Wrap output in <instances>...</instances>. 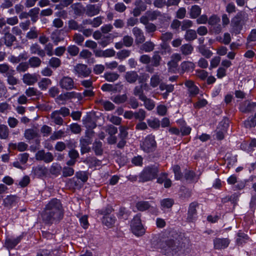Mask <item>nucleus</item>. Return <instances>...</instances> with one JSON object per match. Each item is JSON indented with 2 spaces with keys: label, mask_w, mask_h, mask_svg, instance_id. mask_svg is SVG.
Masks as SVG:
<instances>
[{
  "label": "nucleus",
  "mask_w": 256,
  "mask_h": 256,
  "mask_svg": "<svg viewBox=\"0 0 256 256\" xmlns=\"http://www.w3.org/2000/svg\"><path fill=\"white\" fill-rule=\"evenodd\" d=\"M76 176L78 179L80 180L83 182H86L88 179V176L85 172L80 171L76 172Z\"/></svg>",
  "instance_id": "obj_64"
},
{
  "label": "nucleus",
  "mask_w": 256,
  "mask_h": 256,
  "mask_svg": "<svg viewBox=\"0 0 256 256\" xmlns=\"http://www.w3.org/2000/svg\"><path fill=\"white\" fill-rule=\"evenodd\" d=\"M230 26L232 27V32H234L236 34L240 33L242 28L238 22H232Z\"/></svg>",
  "instance_id": "obj_56"
},
{
  "label": "nucleus",
  "mask_w": 256,
  "mask_h": 256,
  "mask_svg": "<svg viewBox=\"0 0 256 256\" xmlns=\"http://www.w3.org/2000/svg\"><path fill=\"white\" fill-rule=\"evenodd\" d=\"M193 50L192 46L189 44H184L180 48L182 52L184 55L190 54H192Z\"/></svg>",
  "instance_id": "obj_37"
},
{
  "label": "nucleus",
  "mask_w": 256,
  "mask_h": 256,
  "mask_svg": "<svg viewBox=\"0 0 256 256\" xmlns=\"http://www.w3.org/2000/svg\"><path fill=\"white\" fill-rule=\"evenodd\" d=\"M98 102L104 106L106 110H111L114 108V104L109 101L100 100Z\"/></svg>",
  "instance_id": "obj_39"
},
{
  "label": "nucleus",
  "mask_w": 256,
  "mask_h": 256,
  "mask_svg": "<svg viewBox=\"0 0 256 256\" xmlns=\"http://www.w3.org/2000/svg\"><path fill=\"white\" fill-rule=\"evenodd\" d=\"M38 33L36 27H32L26 34V37L28 39H34L37 38Z\"/></svg>",
  "instance_id": "obj_49"
},
{
  "label": "nucleus",
  "mask_w": 256,
  "mask_h": 256,
  "mask_svg": "<svg viewBox=\"0 0 256 256\" xmlns=\"http://www.w3.org/2000/svg\"><path fill=\"white\" fill-rule=\"evenodd\" d=\"M144 102V107L148 110H151L155 107V102L146 96L141 100Z\"/></svg>",
  "instance_id": "obj_24"
},
{
  "label": "nucleus",
  "mask_w": 256,
  "mask_h": 256,
  "mask_svg": "<svg viewBox=\"0 0 256 256\" xmlns=\"http://www.w3.org/2000/svg\"><path fill=\"white\" fill-rule=\"evenodd\" d=\"M244 125L246 128L254 127L256 126V114L254 117L249 118L244 122Z\"/></svg>",
  "instance_id": "obj_42"
},
{
  "label": "nucleus",
  "mask_w": 256,
  "mask_h": 256,
  "mask_svg": "<svg viewBox=\"0 0 256 256\" xmlns=\"http://www.w3.org/2000/svg\"><path fill=\"white\" fill-rule=\"evenodd\" d=\"M140 147L146 152L154 151L156 148L154 136L152 135L148 136L140 144Z\"/></svg>",
  "instance_id": "obj_5"
},
{
  "label": "nucleus",
  "mask_w": 256,
  "mask_h": 256,
  "mask_svg": "<svg viewBox=\"0 0 256 256\" xmlns=\"http://www.w3.org/2000/svg\"><path fill=\"white\" fill-rule=\"evenodd\" d=\"M4 44L7 46H10L16 40L14 36L10 33L6 34L4 36Z\"/></svg>",
  "instance_id": "obj_32"
},
{
  "label": "nucleus",
  "mask_w": 256,
  "mask_h": 256,
  "mask_svg": "<svg viewBox=\"0 0 256 256\" xmlns=\"http://www.w3.org/2000/svg\"><path fill=\"white\" fill-rule=\"evenodd\" d=\"M132 33L135 37V42L136 44H142L145 41V36L142 31L138 27L133 28Z\"/></svg>",
  "instance_id": "obj_11"
},
{
  "label": "nucleus",
  "mask_w": 256,
  "mask_h": 256,
  "mask_svg": "<svg viewBox=\"0 0 256 256\" xmlns=\"http://www.w3.org/2000/svg\"><path fill=\"white\" fill-rule=\"evenodd\" d=\"M198 206V204L196 202H192L190 204L188 210V218L190 220H193L197 214L196 208Z\"/></svg>",
  "instance_id": "obj_16"
},
{
  "label": "nucleus",
  "mask_w": 256,
  "mask_h": 256,
  "mask_svg": "<svg viewBox=\"0 0 256 256\" xmlns=\"http://www.w3.org/2000/svg\"><path fill=\"white\" fill-rule=\"evenodd\" d=\"M148 125L152 128H157L160 127V122L157 118H153L148 120Z\"/></svg>",
  "instance_id": "obj_57"
},
{
  "label": "nucleus",
  "mask_w": 256,
  "mask_h": 256,
  "mask_svg": "<svg viewBox=\"0 0 256 256\" xmlns=\"http://www.w3.org/2000/svg\"><path fill=\"white\" fill-rule=\"evenodd\" d=\"M154 44L148 41L142 44L140 48V52L142 53L144 52H149L152 51L154 48Z\"/></svg>",
  "instance_id": "obj_20"
},
{
  "label": "nucleus",
  "mask_w": 256,
  "mask_h": 256,
  "mask_svg": "<svg viewBox=\"0 0 256 256\" xmlns=\"http://www.w3.org/2000/svg\"><path fill=\"white\" fill-rule=\"evenodd\" d=\"M130 228L132 232L136 236H139L145 233V229L142 224L140 216L136 215L130 223Z\"/></svg>",
  "instance_id": "obj_3"
},
{
  "label": "nucleus",
  "mask_w": 256,
  "mask_h": 256,
  "mask_svg": "<svg viewBox=\"0 0 256 256\" xmlns=\"http://www.w3.org/2000/svg\"><path fill=\"white\" fill-rule=\"evenodd\" d=\"M160 246L164 250L166 254L174 255L182 250V245H180L178 241L170 240L164 242H160Z\"/></svg>",
  "instance_id": "obj_2"
},
{
  "label": "nucleus",
  "mask_w": 256,
  "mask_h": 256,
  "mask_svg": "<svg viewBox=\"0 0 256 256\" xmlns=\"http://www.w3.org/2000/svg\"><path fill=\"white\" fill-rule=\"evenodd\" d=\"M102 23V19L100 16L94 18L92 20H90V24H91L94 28L99 26Z\"/></svg>",
  "instance_id": "obj_63"
},
{
  "label": "nucleus",
  "mask_w": 256,
  "mask_h": 256,
  "mask_svg": "<svg viewBox=\"0 0 256 256\" xmlns=\"http://www.w3.org/2000/svg\"><path fill=\"white\" fill-rule=\"evenodd\" d=\"M51 118L56 124L62 125L63 123L62 118L60 116L58 110H55L51 114Z\"/></svg>",
  "instance_id": "obj_33"
},
{
  "label": "nucleus",
  "mask_w": 256,
  "mask_h": 256,
  "mask_svg": "<svg viewBox=\"0 0 256 256\" xmlns=\"http://www.w3.org/2000/svg\"><path fill=\"white\" fill-rule=\"evenodd\" d=\"M62 216V204L58 199L52 200L46 206L42 214L43 220L48 223H52L59 220Z\"/></svg>",
  "instance_id": "obj_1"
},
{
  "label": "nucleus",
  "mask_w": 256,
  "mask_h": 256,
  "mask_svg": "<svg viewBox=\"0 0 256 256\" xmlns=\"http://www.w3.org/2000/svg\"><path fill=\"white\" fill-rule=\"evenodd\" d=\"M56 250H40L37 253V256H58Z\"/></svg>",
  "instance_id": "obj_27"
},
{
  "label": "nucleus",
  "mask_w": 256,
  "mask_h": 256,
  "mask_svg": "<svg viewBox=\"0 0 256 256\" xmlns=\"http://www.w3.org/2000/svg\"><path fill=\"white\" fill-rule=\"evenodd\" d=\"M26 94L28 97L38 96L40 92L35 88L30 87L26 90Z\"/></svg>",
  "instance_id": "obj_43"
},
{
  "label": "nucleus",
  "mask_w": 256,
  "mask_h": 256,
  "mask_svg": "<svg viewBox=\"0 0 256 256\" xmlns=\"http://www.w3.org/2000/svg\"><path fill=\"white\" fill-rule=\"evenodd\" d=\"M60 31L56 30L54 31L51 34V38L56 44H58V42L62 40L60 38Z\"/></svg>",
  "instance_id": "obj_55"
},
{
  "label": "nucleus",
  "mask_w": 256,
  "mask_h": 256,
  "mask_svg": "<svg viewBox=\"0 0 256 256\" xmlns=\"http://www.w3.org/2000/svg\"><path fill=\"white\" fill-rule=\"evenodd\" d=\"M51 80L47 78H43L38 83V86L42 90H45L51 84Z\"/></svg>",
  "instance_id": "obj_41"
},
{
  "label": "nucleus",
  "mask_w": 256,
  "mask_h": 256,
  "mask_svg": "<svg viewBox=\"0 0 256 256\" xmlns=\"http://www.w3.org/2000/svg\"><path fill=\"white\" fill-rule=\"evenodd\" d=\"M11 70H14L13 68H11L10 66L7 64H0V74H6V76L8 75V74H9Z\"/></svg>",
  "instance_id": "obj_50"
},
{
  "label": "nucleus",
  "mask_w": 256,
  "mask_h": 256,
  "mask_svg": "<svg viewBox=\"0 0 256 256\" xmlns=\"http://www.w3.org/2000/svg\"><path fill=\"white\" fill-rule=\"evenodd\" d=\"M160 76L157 74L153 75L150 80V86L152 88L156 87L160 82Z\"/></svg>",
  "instance_id": "obj_47"
},
{
  "label": "nucleus",
  "mask_w": 256,
  "mask_h": 256,
  "mask_svg": "<svg viewBox=\"0 0 256 256\" xmlns=\"http://www.w3.org/2000/svg\"><path fill=\"white\" fill-rule=\"evenodd\" d=\"M184 37L186 40H192L196 38V32L193 30H189L186 31Z\"/></svg>",
  "instance_id": "obj_40"
},
{
  "label": "nucleus",
  "mask_w": 256,
  "mask_h": 256,
  "mask_svg": "<svg viewBox=\"0 0 256 256\" xmlns=\"http://www.w3.org/2000/svg\"><path fill=\"white\" fill-rule=\"evenodd\" d=\"M194 64L190 62H183L180 66V70L182 72L192 70L194 68Z\"/></svg>",
  "instance_id": "obj_21"
},
{
  "label": "nucleus",
  "mask_w": 256,
  "mask_h": 256,
  "mask_svg": "<svg viewBox=\"0 0 256 256\" xmlns=\"http://www.w3.org/2000/svg\"><path fill=\"white\" fill-rule=\"evenodd\" d=\"M256 108V102H250L248 101L242 104L240 107V110L242 112H250Z\"/></svg>",
  "instance_id": "obj_12"
},
{
  "label": "nucleus",
  "mask_w": 256,
  "mask_h": 256,
  "mask_svg": "<svg viewBox=\"0 0 256 256\" xmlns=\"http://www.w3.org/2000/svg\"><path fill=\"white\" fill-rule=\"evenodd\" d=\"M32 172L36 176L42 178L47 174L48 170L44 166H38L32 168Z\"/></svg>",
  "instance_id": "obj_15"
},
{
  "label": "nucleus",
  "mask_w": 256,
  "mask_h": 256,
  "mask_svg": "<svg viewBox=\"0 0 256 256\" xmlns=\"http://www.w3.org/2000/svg\"><path fill=\"white\" fill-rule=\"evenodd\" d=\"M38 80L37 76L36 74L27 73L24 74L22 77V81L25 84L30 86L34 84Z\"/></svg>",
  "instance_id": "obj_13"
},
{
  "label": "nucleus",
  "mask_w": 256,
  "mask_h": 256,
  "mask_svg": "<svg viewBox=\"0 0 256 256\" xmlns=\"http://www.w3.org/2000/svg\"><path fill=\"white\" fill-rule=\"evenodd\" d=\"M230 243L227 238H216L214 240V248L216 250H222L226 248Z\"/></svg>",
  "instance_id": "obj_9"
},
{
  "label": "nucleus",
  "mask_w": 256,
  "mask_h": 256,
  "mask_svg": "<svg viewBox=\"0 0 256 256\" xmlns=\"http://www.w3.org/2000/svg\"><path fill=\"white\" fill-rule=\"evenodd\" d=\"M61 64L60 60L57 58L52 57L49 60V65L54 68H57L60 66Z\"/></svg>",
  "instance_id": "obj_52"
},
{
  "label": "nucleus",
  "mask_w": 256,
  "mask_h": 256,
  "mask_svg": "<svg viewBox=\"0 0 256 256\" xmlns=\"http://www.w3.org/2000/svg\"><path fill=\"white\" fill-rule=\"evenodd\" d=\"M91 143L90 138L88 137L82 138L80 140V144L81 146V150L82 153L88 152V146Z\"/></svg>",
  "instance_id": "obj_26"
},
{
  "label": "nucleus",
  "mask_w": 256,
  "mask_h": 256,
  "mask_svg": "<svg viewBox=\"0 0 256 256\" xmlns=\"http://www.w3.org/2000/svg\"><path fill=\"white\" fill-rule=\"evenodd\" d=\"M12 146L14 148H17L20 152H23L28 148V146L24 142H20L18 144H12Z\"/></svg>",
  "instance_id": "obj_48"
},
{
  "label": "nucleus",
  "mask_w": 256,
  "mask_h": 256,
  "mask_svg": "<svg viewBox=\"0 0 256 256\" xmlns=\"http://www.w3.org/2000/svg\"><path fill=\"white\" fill-rule=\"evenodd\" d=\"M66 94L68 100L76 98L78 100H80L82 98L81 94L75 92H66Z\"/></svg>",
  "instance_id": "obj_54"
},
{
  "label": "nucleus",
  "mask_w": 256,
  "mask_h": 256,
  "mask_svg": "<svg viewBox=\"0 0 256 256\" xmlns=\"http://www.w3.org/2000/svg\"><path fill=\"white\" fill-rule=\"evenodd\" d=\"M201 13L200 8L197 5H194L192 6L190 10V16L192 18H196L200 15Z\"/></svg>",
  "instance_id": "obj_28"
},
{
  "label": "nucleus",
  "mask_w": 256,
  "mask_h": 256,
  "mask_svg": "<svg viewBox=\"0 0 256 256\" xmlns=\"http://www.w3.org/2000/svg\"><path fill=\"white\" fill-rule=\"evenodd\" d=\"M80 57L84 59H88V62L94 63V59L91 58L92 53L88 50H83L80 53Z\"/></svg>",
  "instance_id": "obj_22"
},
{
  "label": "nucleus",
  "mask_w": 256,
  "mask_h": 256,
  "mask_svg": "<svg viewBox=\"0 0 256 256\" xmlns=\"http://www.w3.org/2000/svg\"><path fill=\"white\" fill-rule=\"evenodd\" d=\"M36 158L38 160H43L48 163L53 160L54 157L52 153L45 152L44 150H39L36 154Z\"/></svg>",
  "instance_id": "obj_8"
},
{
  "label": "nucleus",
  "mask_w": 256,
  "mask_h": 256,
  "mask_svg": "<svg viewBox=\"0 0 256 256\" xmlns=\"http://www.w3.org/2000/svg\"><path fill=\"white\" fill-rule=\"evenodd\" d=\"M38 136V132L33 129H28L25 131L24 136L28 140H32Z\"/></svg>",
  "instance_id": "obj_36"
},
{
  "label": "nucleus",
  "mask_w": 256,
  "mask_h": 256,
  "mask_svg": "<svg viewBox=\"0 0 256 256\" xmlns=\"http://www.w3.org/2000/svg\"><path fill=\"white\" fill-rule=\"evenodd\" d=\"M134 94L138 97L139 99L141 100L146 96L144 94L142 86H136L134 90Z\"/></svg>",
  "instance_id": "obj_38"
},
{
  "label": "nucleus",
  "mask_w": 256,
  "mask_h": 256,
  "mask_svg": "<svg viewBox=\"0 0 256 256\" xmlns=\"http://www.w3.org/2000/svg\"><path fill=\"white\" fill-rule=\"evenodd\" d=\"M74 170L70 167L65 166L62 169V176L64 177L70 176L74 174Z\"/></svg>",
  "instance_id": "obj_62"
},
{
  "label": "nucleus",
  "mask_w": 256,
  "mask_h": 256,
  "mask_svg": "<svg viewBox=\"0 0 256 256\" xmlns=\"http://www.w3.org/2000/svg\"><path fill=\"white\" fill-rule=\"evenodd\" d=\"M174 203L173 200L171 198H164L160 201L161 208L163 210L169 208L172 206Z\"/></svg>",
  "instance_id": "obj_29"
},
{
  "label": "nucleus",
  "mask_w": 256,
  "mask_h": 256,
  "mask_svg": "<svg viewBox=\"0 0 256 256\" xmlns=\"http://www.w3.org/2000/svg\"><path fill=\"white\" fill-rule=\"evenodd\" d=\"M186 86L188 88V92L192 96H195L199 92V88L191 80H187L185 82Z\"/></svg>",
  "instance_id": "obj_17"
},
{
  "label": "nucleus",
  "mask_w": 256,
  "mask_h": 256,
  "mask_svg": "<svg viewBox=\"0 0 256 256\" xmlns=\"http://www.w3.org/2000/svg\"><path fill=\"white\" fill-rule=\"evenodd\" d=\"M220 18L216 14L210 16L208 19V24L210 26V30L216 34L220 33L222 30V27L220 24Z\"/></svg>",
  "instance_id": "obj_6"
},
{
  "label": "nucleus",
  "mask_w": 256,
  "mask_h": 256,
  "mask_svg": "<svg viewBox=\"0 0 256 256\" xmlns=\"http://www.w3.org/2000/svg\"><path fill=\"white\" fill-rule=\"evenodd\" d=\"M79 50V48L74 45L70 46L68 48V52L72 56H76L78 54Z\"/></svg>",
  "instance_id": "obj_59"
},
{
  "label": "nucleus",
  "mask_w": 256,
  "mask_h": 256,
  "mask_svg": "<svg viewBox=\"0 0 256 256\" xmlns=\"http://www.w3.org/2000/svg\"><path fill=\"white\" fill-rule=\"evenodd\" d=\"M136 207L138 210L144 211L148 210L150 207V205L148 202L140 201L136 204Z\"/></svg>",
  "instance_id": "obj_34"
},
{
  "label": "nucleus",
  "mask_w": 256,
  "mask_h": 256,
  "mask_svg": "<svg viewBox=\"0 0 256 256\" xmlns=\"http://www.w3.org/2000/svg\"><path fill=\"white\" fill-rule=\"evenodd\" d=\"M60 85L62 88L70 90L74 88V82L70 77L64 76L60 82Z\"/></svg>",
  "instance_id": "obj_10"
},
{
  "label": "nucleus",
  "mask_w": 256,
  "mask_h": 256,
  "mask_svg": "<svg viewBox=\"0 0 256 256\" xmlns=\"http://www.w3.org/2000/svg\"><path fill=\"white\" fill-rule=\"evenodd\" d=\"M116 221V217L110 215L104 216L102 220V224L108 228H112L114 226Z\"/></svg>",
  "instance_id": "obj_18"
},
{
  "label": "nucleus",
  "mask_w": 256,
  "mask_h": 256,
  "mask_svg": "<svg viewBox=\"0 0 256 256\" xmlns=\"http://www.w3.org/2000/svg\"><path fill=\"white\" fill-rule=\"evenodd\" d=\"M100 6L96 4H88L86 6V14L90 16L98 14L100 11Z\"/></svg>",
  "instance_id": "obj_14"
},
{
  "label": "nucleus",
  "mask_w": 256,
  "mask_h": 256,
  "mask_svg": "<svg viewBox=\"0 0 256 256\" xmlns=\"http://www.w3.org/2000/svg\"><path fill=\"white\" fill-rule=\"evenodd\" d=\"M20 236L14 238H8L6 240L5 244L8 248H12L16 246L20 241Z\"/></svg>",
  "instance_id": "obj_25"
},
{
  "label": "nucleus",
  "mask_w": 256,
  "mask_h": 256,
  "mask_svg": "<svg viewBox=\"0 0 256 256\" xmlns=\"http://www.w3.org/2000/svg\"><path fill=\"white\" fill-rule=\"evenodd\" d=\"M158 172V168L156 166H147L144 168L140 176L142 182H147L155 178Z\"/></svg>",
  "instance_id": "obj_4"
},
{
  "label": "nucleus",
  "mask_w": 256,
  "mask_h": 256,
  "mask_svg": "<svg viewBox=\"0 0 256 256\" xmlns=\"http://www.w3.org/2000/svg\"><path fill=\"white\" fill-rule=\"evenodd\" d=\"M30 52L32 54H36L41 57H44L46 55L44 50L37 44H32L30 46Z\"/></svg>",
  "instance_id": "obj_19"
},
{
  "label": "nucleus",
  "mask_w": 256,
  "mask_h": 256,
  "mask_svg": "<svg viewBox=\"0 0 256 256\" xmlns=\"http://www.w3.org/2000/svg\"><path fill=\"white\" fill-rule=\"evenodd\" d=\"M130 52L129 50H123L117 53V56L120 60H124L130 55Z\"/></svg>",
  "instance_id": "obj_61"
},
{
  "label": "nucleus",
  "mask_w": 256,
  "mask_h": 256,
  "mask_svg": "<svg viewBox=\"0 0 256 256\" xmlns=\"http://www.w3.org/2000/svg\"><path fill=\"white\" fill-rule=\"evenodd\" d=\"M111 34L108 36H102L100 41L98 42L100 45L104 48L112 42L114 37L110 36Z\"/></svg>",
  "instance_id": "obj_35"
},
{
  "label": "nucleus",
  "mask_w": 256,
  "mask_h": 256,
  "mask_svg": "<svg viewBox=\"0 0 256 256\" xmlns=\"http://www.w3.org/2000/svg\"><path fill=\"white\" fill-rule=\"evenodd\" d=\"M138 76L136 72L132 71L128 72L126 74L125 78L129 83H134L136 81Z\"/></svg>",
  "instance_id": "obj_23"
},
{
  "label": "nucleus",
  "mask_w": 256,
  "mask_h": 256,
  "mask_svg": "<svg viewBox=\"0 0 256 256\" xmlns=\"http://www.w3.org/2000/svg\"><path fill=\"white\" fill-rule=\"evenodd\" d=\"M15 74L14 70H11L9 74L6 76L7 77V81L8 84L14 86L17 84L18 79L16 78L14 76Z\"/></svg>",
  "instance_id": "obj_30"
},
{
  "label": "nucleus",
  "mask_w": 256,
  "mask_h": 256,
  "mask_svg": "<svg viewBox=\"0 0 256 256\" xmlns=\"http://www.w3.org/2000/svg\"><path fill=\"white\" fill-rule=\"evenodd\" d=\"M146 118V112L143 109H140L138 112H134V118L140 121H142Z\"/></svg>",
  "instance_id": "obj_58"
},
{
  "label": "nucleus",
  "mask_w": 256,
  "mask_h": 256,
  "mask_svg": "<svg viewBox=\"0 0 256 256\" xmlns=\"http://www.w3.org/2000/svg\"><path fill=\"white\" fill-rule=\"evenodd\" d=\"M149 20H154L160 16V12L158 11H148L146 13Z\"/></svg>",
  "instance_id": "obj_60"
},
{
  "label": "nucleus",
  "mask_w": 256,
  "mask_h": 256,
  "mask_svg": "<svg viewBox=\"0 0 256 256\" xmlns=\"http://www.w3.org/2000/svg\"><path fill=\"white\" fill-rule=\"evenodd\" d=\"M93 149L96 155H101L102 153V142H95L94 144Z\"/></svg>",
  "instance_id": "obj_45"
},
{
  "label": "nucleus",
  "mask_w": 256,
  "mask_h": 256,
  "mask_svg": "<svg viewBox=\"0 0 256 256\" xmlns=\"http://www.w3.org/2000/svg\"><path fill=\"white\" fill-rule=\"evenodd\" d=\"M72 8L74 10V14H80L84 10V8L80 3H76L72 6Z\"/></svg>",
  "instance_id": "obj_51"
},
{
  "label": "nucleus",
  "mask_w": 256,
  "mask_h": 256,
  "mask_svg": "<svg viewBox=\"0 0 256 256\" xmlns=\"http://www.w3.org/2000/svg\"><path fill=\"white\" fill-rule=\"evenodd\" d=\"M127 96L126 94L118 95L114 97L112 100L116 104H122L126 101Z\"/></svg>",
  "instance_id": "obj_53"
},
{
  "label": "nucleus",
  "mask_w": 256,
  "mask_h": 256,
  "mask_svg": "<svg viewBox=\"0 0 256 256\" xmlns=\"http://www.w3.org/2000/svg\"><path fill=\"white\" fill-rule=\"evenodd\" d=\"M8 135V129L6 126L0 125V138L2 139L6 138Z\"/></svg>",
  "instance_id": "obj_46"
},
{
  "label": "nucleus",
  "mask_w": 256,
  "mask_h": 256,
  "mask_svg": "<svg viewBox=\"0 0 256 256\" xmlns=\"http://www.w3.org/2000/svg\"><path fill=\"white\" fill-rule=\"evenodd\" d=\"M104 76L107 81L112 82L118 78L119 75L115 72H109L106 73Z\"/></svg>",
  "instance_id": "obj_44"
},
{
  "label": "nucleus",
  "mask_w": 256,
  "mask_h": 256,
  "mask_svg": "<svg viewBox=\"0 0 256 256\" xmlns=\"http://www.w3.org/2000/svg\"><path fill=\"white\" fill-rule=\"evenodd\" d=\"M41 63L40 59L36 56H32L28 60V64L32 68H38L40 66Z\"/></svg>",
  "instance_id": "obj_31"
},
{
  "label": "nucleus",
  "mask_w": 256,
  "mask_h": 256,
  "mask_svg": "<svg viewBox=\"0 0 256 256\" xmlns=\"http://www.w3.org/2000/svg\"><path fill=\"white\" fill-rule=\"evenodd\" d=\"M74 72L79 77L86 78L90 74L91 70L86 64H79L74 66Z\"/></svg>",
  "instance_id": "obj_7"
}]
</instances>
